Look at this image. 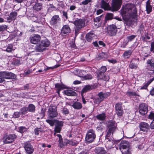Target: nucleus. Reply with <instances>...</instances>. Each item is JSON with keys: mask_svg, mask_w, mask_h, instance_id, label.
Listing matches in <instances>:
<instances>
[{"mask_svg": "<svg viewBox=\"0 0 154 154\" xmlns=\"http://www.w3.org/2000/svg\"><path fill=\"white\" fill-rule=\"evenodd\" d=\"M120 13L123 18L127 20L131 19H135L137 16V10L135 6L131 4H128L122 7Z\"/></svg>", "mask_w": 154, "mask_h": 154, "instance_id": "1", "label": "nucleus"}, {"mask_svg": "<svg viewBox=\"0 0 154 154\" xmlns=\"http://www.w3.org/2000/svg\"><path fill=\"white\" fill-rule=\"evenodd\" d=\"M107 126L108 130L105 139V141L106 142V146L108 149H110L113 147V145L115 142L112 139L109 138V137L112 134L113 132L116 130V125L114 121L111 120L108 122Z\"/></svg>", "mask_w": 154, "mask_h": 154, "instance_id": "2", "label": "nucleus"}, {"mask_svg": "<svg viewBox=\"0 0 154 154\" xmlns=\"http://www.w3.org/2000/svg\"><path fill=\"white\" fill-rule=\"evenodd\" d=\"M50 45V42L47 39L43 40L35 46V49L38 52H42Z\"/></svg>", "mask_w": 154, "mask_h": 154, "instance_id": "3", "label": "nucleus"}, {"mask_svg": "<svg viewBox=\"0 0 154 154\" xmlns=\"http://www.w3.org/2000/svg\"><path fill=\"white\" fill-rule=\"evenodd\" d=\"M129 142L126 141H122L120 146V149L122 154H131L129 148Z\"/></svg>", "mask_w": 154, "mask_h": 154, "instance_id": "4", "label": "nucleus"}, {"mask_svg": "<svg viewBox=\"0 0 154 154\" xmlns=\"http://www.w3.org/2000/svg\"><path fill=\"white\" fill-rule=\"evenodd\" d=\"M96 137L95 132L92 129H90L87 132L85 139V143H90L93 142Z\"/></svg>", "mask_w": 154, "mask_h": 154, "instance_id": "5", "label": "nucleus"}, {"mask_svg": "<svg viewBox=\"0 0 154 154\" xmlns=\"http://www.w3.org/2000/svg\"><path fill=\"white\" fill-rule=\"evenodd\" d=\"M57 107L55 106L50 105L48 109V116L49 118H52L56 117L58 115Z\"/></svg>", "mask_w": 154, "mask_h": 154, "instance_id": "6", "label": "nucleus"}, {"mask_svg": "<svg viewBox=\"0 0 154 154\" xmlns=\"http://www.w3.org/2000/svg\"><path fill=\"white\" fill-rule=\"evenodd\" d=\"M109 95L110 94L109 92L103 93L100 92L98 94V97L95 98L94 102L95 103L98 105L105 98L108 97Z\"/></svg>", "mask_w": 154, "mask_h": 154, "instance_id": "7", "label": "nucleus"}, {"mask_svg": "<svg viewBox=\"0 0 154 154\" xmlns=\"http://www.w3.org/2000/svg\"><path fill=\"white\" fill-rule=\"evenodd\" d=\"M17 136L14 134H11L4 136L3 139V142L5 143H10L13 142L16 138Z\"/></svg>", "mask_w": 154, "mask_h": 154, "instance_id": "8", "label": "nucleus"}, {"mask_svg": "<svg viewBox=\"0 0 154 154\" xmlns=\"http://www.w3.org/2000/svg\"><path fill=\"white\" fill-rule=\"evenodd\" d=\"M147 63L149 65L148 66L149 70L148 76L150 77V75H154V63L152 59H149L147 61Z\"/></svg>", "mask_w": 154, "mask_h": 154, "instance_id": "9", "label": "nucleus"}, {"mask_svg": "<svg viewBox=\"0 0 154 154\" xmlns=\"http://www.w3.org/2000/svg\"><path fill=\"white\" fill-rule=\"evenodd\" d=\"M0 77L3 79H13L16 77V75L11 72H0Z\"/></svg>", "mask_w": 154, "mask_h": 154, "instance_id": "10", "label": "nucleus"}, {"mask_svg": "<svg viewBox=\"0 0 154 154\" xmlns=\"http://www.w3.org/2000/svg\"><path fill=\"white\" fill-rule=\"evenodd\" d=\"M60 19L58 15H55L53 16L50 21L51 25L54 26H56L59 25L60 23Z\"/></svg>", "mask_w": 154, "mask_h": 154, "instance_id": "11", "label": "nucleus"}, {"mask_svg": "<svg viewBox=\"0 0 154 154\" xmlns=\"http://www.w3.org/2000/svg\"><path fill=\"white\" fill-rule=\"evenodd\" d=\"M122 0H112V7L114 11H117L120 8Z\"/></svg>", "mask_w": 154, "mask_h": 154, "instance_id": "12", "label": "nucleus"}, {"mask_svg": "<svg viewBox=\"0 0 154 154\" xmlns=\"http://www.w3.org/2000/svg\"><path fill=\"white\" fill-rule=\"evenodd\" d=\"M117 31V27L115 25L113 24L108 26V32L110 35H115Z\"/></svg>", "mask_w": 154, "mask_h": 154, "instance_id": "13", "label": "nucleus"}, {"mask_svg": "<svg viewBox=\"0 0 154 154\" xmlns=\"http://www.w3.org/2000/svg\"><path fill=\"white\" fill-rule=\"evenodd\" d=\"M73 23L75 26L76 28L81 29L85 26V21L83 20L77 19L74 21Z\"/></svg>", "mask_w": 154, "mask_h": 154, "instance_id": "14", "label": "nucleus"}, {"mask_svg": "<svg viewBox=\"0 0 154 154\" xmlns=\"http://www.w3.org/2000/svg\"><path fill=\"white\" fill-rule=\"evenodd\" d=\"M147 111V106L145 103H141L139 105V112L140 114L142 115L146 114Z\"/></svg>", "mask_w": 154, "mask_h": 154, "instance_id": "15", "label": "nucleus"}, {"mask_svg": "<svg viewBox=\"0 0 154 154\" xmlns=\"http://www.w3.org/2000/svg\"><path fill=\"white\" fill-rule=\"evenodd\" d=\"M24 147L26 152L27 154H31L33 153L34 149L30 143L26 142L25 143Z\"/></svg>", "mask_w": 154, "mask_h": 154, "instance_id": "16", "label": "nucleus"}, {"mask_svg": "<svg viewBox=\"0 0 154 154\" xmlns=\"http://www.w3.org/2000/svg\"><path fill=\"white\" fill-rule=\"evenodd\" d=\"M97 78L98 80H102L105 81H108L109 77L107 74H100V73H97Z\"/></svg>", "mask_w": 154, "mask_h": 154, "instance_id": "17", "label": "nucleus"}, {"mask_svg": "<svg viewBox=\"0 0 154 154\" xmlns=\"http://www.w3.org/2000/svg\"><path fill=\"white\" fill-rule=\"evenodd\" d=\"M140 128L141 131H147L149 128V125L146 123L141 122L140 124Z\"/></svg>", "mask_w": 154, "mask_h": 154, "instance_id": "18", "label": "nucleus"}, {"mask_svg": "<svg viewBox=\"0 0 154 154\" xmlns=\"http://www.w3.org/2000/svg\"><path fill=\"white\" fill-rule=\"evenodd\" d=\"M40 35H34L30 38V42L33 44H36L40 41Z\"/></svg>", "mask_w": 154, "mask_h": 154, "instance_id": "19", "label": "nucleus"}, {"mask_svg": "<svg viewBox=\"0 0 154 154\" xmlns=\"http://www.w3.org/2000/svg\"><path fill=\"white\" fill-rule=\"evenodd\" d=\"M70 32V29L68 25L63 26L62 28L61 33L63 34H67Z\"/></svg>", "mask_w": 154, "mask_h": 154, "instance_id": "20", "label": "nucleus"}, {"mask_svg": "<svg viewBox=\"0 0 154 154\" xmlns=\"http://www.w3.org/2000/svg\"><path fill=\"white\" fill-rule=\"evenodd\" d=\"M17 15V13L16 12L11 13L9 16L7 18V21L10 22L11 21L14 20L16 18Z\"/></svg>", "mask_w": 154, "mask_h": 154, "instance_id": "21", "label": "nucleus"}, {"mask_svg": "<svg viewBox=\"0 0 154 154\" xmlns=\"http://www.w3.org/2000/svg\"><path fill=\"white\" fill-rule=\"evenodd\" d=\"M57 136L58 137L59 139L58 140V142L59 143V146L61 148L63 147L64 146H66L67 145V141L66 142H63V139L61 135L59 134H57Z\"/></svg>", "mask_w": 154, "mask_h": 154, "instance_id": "22", "label": "nucleus"}, {"mask_svg": "<svg viewBox=\"0 0 154 154\" xmlns=\"http://www.w3.org/2000/svg\"><path fill=\"white\" fill-rule=\"evenodd\" d=\"M63 93L67 96H76L77 95L76 93L71 89H67L63 91Z\"/></svg>", "mask_w": 154, "mask_h": 154, "instance_id": "23", "label": "nucleus"}, {"mask_svg": "<svg viewBox=\"0 0 154 154\" xmlns=\"http://www.w3.org/2000/svg\"><path fill=\"white\" fill-rule=\"evenodd\" d=\"M94 151L96 154H105L106 151L103 147H97L94 149Z\"/></svg>", "mask_w": 154, "mask_h": 154, "instance_id": "24", "label": "nucleus"}, {"mask_svg": "<svg viewBox=\"0 0 154 154\" xmlns=\"http://www.w3.org/2000/svg\"><path fill=\"white\" fill-rule=\"evenodd\" d=\"M72 106L75 109H80L82 108V104L79 102L76 101L74 102Z\"/></svg>", "mask_w": 154, "mask_h": 154, "instance_id": "25", "label": "nucleus"}, {"mask_svg": "<svg viewBox=\"0 0 154 154\" xmlns=\"http://www.w3.org/2000/svg\"><path fill=\"white\" fill-rule=\"evenodd\" d=\"M150 77L152 78H151L143 86L140 88V89H146L148 86L154 80V75H150Z\"/></svg>", "mask_w": 154, "mask_h": 154, "instance_id": "26", "label": "nucleus"}, {"mask_svg": "<svg viewBox=\"0 0 154 154\" xmlns=\"http://www.w3.org/2000/svg\"><path fill=\"white\" fill-rule=\"evenodd\" d=\"M148 117L149 119L153 120L150 124V128L152 129H154V112H150Z\"/></svg>", "mask_w": 154, "mask_h": 154, "instance_id": "27", "label": "nucleus"}, {"mask_svg": "<svg viewBox=\"0 0 154 154\" xmlns=\"http://www.w3.org/2000/svg\"><path fill=\"white\" fill-rule=\"evenodd\" d=\"M101 8L104 9L105 10H108L109 9V4L103 0H102L101 1Z\"/></svg>", "mask_w": 154, "mask_h": 154, "instance_id": "28", "label": "nucleus"}, {"mask_svg": "<svg viewBox=\"0 0 154 154\" xmlns=\"http://www.w3.org/2000/svg\"><path fill=\"white\" fill-rule=\"evenodd\" d=\"M146 9L147 13H150L152 10V6L150 5L149 0H148L146 3Z\"/></svg>", "mask_w": 154, "mask_h": 154, "instance_id": "29", "label": "nucleus"}, {"mask_svg": "<svg viewBox=\"0 0 154 154\" xmlns=\"http://www.w3.org/2000/svg\"><path fill=\"white\" fill-rule=\"evenodd\" d=\"M55 87L57 89V92L58 94H59L60 91L63 89L66 88V87L65 85L62 84H60L59 83L56 84L55 85Z\"/></svg>", "mask_w": 154, "mask_h": 154, "instance_id": "30", "label": "nucleus"}, {"mask_svg": "<svg viewBox=\"0 0 154 154\" xmlns=\"http://www.w3.org/2000/svg\"><path fill=\"white\" fill-rule=\"evenodd\" d=\"M94 35L93 32H90L88 33L86 35V38L87 40L89 42H91L93 39Z\"/></svg>", "mask_w": 154, "mask_h": 154, "instance_id": "31", "label": "nucleus"}, {"mask_svg": "<svg viewBox=\"0 0 154 154\" xmlns=\"http://www.w3.org/2000/svg\"><path fill=\"white\" fill-rule=\"evenodd\" d=\"M42 8V4L40 3H37L33 6V9L37 11H39Z\"/></svg>", "mask_w": 154, "mask_h": 154, "instance_id": "32", "label": "nucleus"}, {"mask_svg": "<svg viewBox=\"0 0 154 154\" xmlns=\"http://www.w3.org/2000/svg\"><path fill=\"white\" fill-rule=\"evenodd\" d=\"M28 111L30 112H34L35 111V106L32 104L29 105L27 107Z\"/></svg>", "mask_w": 154, "mask_h": 154, "instance_id": "33", "label": "nucleus"}, {"mask_svg": "<svg viewBox=\"0 0 154 154\" xmlns=\"http://www.w3.org/2000/svg\"><path fill=\"white\" fill-rule=\"evenodd\" d=\"M15 49V47H14L12 44L9 45L7 47L6 49H4L5 51L8 52H11L13 50Z\"/></svg>", "mask_w": 154, "mask_h": 154, "instance_id": "34", "label": "nucleus"}, {"mask_svg": "<svg viewBox=\"0 0 154 154\" xmlns=\"http://www.w3.org/2000/svg\"><path fill=\"white\" fill-rule=\"evenodd\" d=\"M17 129L18 131L22 133L27 131V129L25 127L21 126L17 128Z\"/></svg>", "mask_w": 154, "mask_h": 154, "instance_id": "35", "label": "nucleus"}, {"mask_svg": "<svg viewBox=\"0 0 154 154\" xmlns=\"http://www.w3.org/2000/svg\"><path fill=\"white\" fill-rule=\"evenodd\" d=\"M28 110L27 109V107L24 106L21 108L20 109V112L21 114L22 115H25L28 112Z\"/></svg>", "mask_w": 154, "mask_h": 154, "instance_id": "36", "label": "nucleus"}, {"mask_svg": "<svg viewBox=\"0 0 154 154\" xmlns=\"http://www.w3.org/2000/svg\"><path fill=\"white\" fill-rule=\"evenodd\" d=\"M86 73L85 71L81 70H79L78 71V75L80 77L83 78Z\"/></svg>", "mask_w": 154, "mask_h": 154, "instance_id": "37", "label": "nucleus"}, {"mask_svg": "<svg viewBox=\"0 0 154 154\" xmlns=\"http://www.w3.org/2000/svg\"><path fill=\"white\" fill-rule=\"evenodd\" d=\"M96 117L97 119L100 120H103L105 119L106 116L104 113H102L97 115Z\"/></svg>", "mask_w": 154, "mask_h": 154, "instance_id": "38", "label": "nucleus"}, {"mask_svg": "<svg viewBox=\"0 0 154 154\" xmlns=\"http://www.w3.org/2000/svg\"><path fill=\"white\" fill-rule=\"evenodd\" d=\"M132 53V51L131 50H128L125 51L123 55L125 57L129 58Z\"/></svg>", "mask_w": 154, "mask_h": 154, "instance_id": "39", "label": "nucleus"}, {"mask_svg": "<svg viewBox=\"0 0 154 154\" xmlns=\"http://www.w3.org/2000/svg\"><path fill=\"white\" fill-rule=\"evenodd\" d=\"M106 66H102L100 68L98 71L97 73H100V74H103L106 71Z\"/></svg>", "mask_w": 154, "mask_h": 154, "instance_id": "40", "label": "nucleus"}, {"mask_svg": "<svg viewBox=\"0 0 154 154\" xmlns=\"http://www.w3.org/2000/svg\"><path fill=\"white\" fill-rule=\"evenodd\" d=\"M113 15L111 13H108L106 14L105 19L106 20H110L112 19Z\"/></svg>", "mask_w": 154, "mask_h": 154, "instance_id": "41", "label": "nucleus"}, {"mask_svg": "<svg viewBox=\"0 0 154 154\" xmlns=\"http://www.w3.org/2000/svg\"><path fill=\"white\" fill-rule=\"evenodd\" d=\"M127 94L131 97L134 96H139L135 92L132 91H128L127 92Z\"/></svg>", "mask_w": 154, "mask_h": 154, "instance_id": "42", "label": "nucleus"}, {"mask_svg": "<svg viewBox=\"0 0 154 154\" xmlns=\"http://www.w3.org/2000/svg\"><path fill=\"white\" fill-rule=\"evenodd\" d=\"M32 19L34 22H37L38 23H41L42 22L40 19L35 16L32 17Z\"/></svg>", "mask_w": 154, "mask_h": 154, "instance_id": "43", "label": "nucleus"}, {"mask_svg": "<svg viewBox=\"0 0 154 154\" xmlns=\"http://www.w3.org/2000/svg\"><path fill=\"white\" fill-rule=\"evenodd\" d=\"M99 57L102 59H105L107 58L108 55L106 53L102 52L100 54Z\"/></svg>", "mask_w": 154, "mask_h": 154, "instance_id": "44", "label": "nucleus"}, {"mask_svg": "<svg viewBox=\"0 0 154 154\" xmlns=\"http://www.w3.org/2000/svg\"><path fill=\"white\" fill-rule=\"evenodd\" d=\"M67 143L72 146H75L77 144L76 141L71 140H69L67 141Z\"/></svg>", "mask_w": 154, "mask_h": 154, "instance_id": "45", "label": "nucleus"}, {"mask_svg": "<svg viewBox=\"0 0 154 154\" xmlns=\"http://www.w3.org/2000/svg\"><path fill=\"white\" fill-rule=\"evenodd\" d=\"M63 122L62 121H56V122L55 126L61 128L63 126Z\"/></svg>", "mask_w": 154, "mask_h": 154, "instance_id": "46", "label": "nucleus"}, {"mask_svg": "<svg viewBox=\"0 0 154 154\" xmlns=\"http://www.w3.org/2000/svg\"><path fill=\"white\" fill-rule=\"evenodd\" d=\"M91 87L89 85L85 86L83 89L82 91L83 92H86L90 90L91 89Z\"/></svg>", "mask_w": 154, "mask_h": 154, "instance_id": "47", "label": "nucleus"}, {"mask_svg": "<svg viewBox=\"0 0 154 154\" xmlns=\"http://www.w3.org/2000/svg\"><path fill=\"white\" fill-rule=\"evenodd\" d=\"M129 66L131 68L134 69H136L137 67V65L133 63H131Z\"/></svg>", "mask_w": 154, "mask_h": 154, "instance_id": "48", "label": "nucleus"}, {"mask_svg": "<svg viewBox=\"0 0 154 154\" xmlns=\"http://www.w3.org/2000/svg\"><path fill=\"white\" fill-rule=\"evenodd\" d=\"M116 110L122 109V104L120 103L116 104L115 105Z\"/></svg>", "mask_w": 154, "mask_h": 154, "instance_id": "49", "label": "nucleus"}, {"mask_svg": "<svg viewBox=\"0 0 154 154\" xmlns=\"http://www.w3.org/2000/svg\"><path fill=\"white\" fill-rule=\"evenodd\" d=\"M105 128V127L102 125H99L97 127V129L98 131H103Z\"/></svg>", "mask_w": 154, "mask_h": 154, "instance_id": "50", "label": "nucleus"}, {"mask_svg": "<svg viewBox=\"0 0 154 154\" xmlns=\"http://www.w3.org/2000/svg\"><path fill=\"white\" fill-rule=\"evenodd\" d=\"M7 28V26L5 25H2L0 26V32L4 31Z\"/></svg>", "mask_w": 154, "mask_h": 154, "instance_id": "51", "label": "nucleus"}, {"mask_svg": "<svg viewBox=\"0 0 154 154\" xmlns=\"http://www.w3.org/2000/svg\"><path fill=\"white\" fill-rule=\"evenodd\" d=\"M21 113L20 112H17L14 113L13 116L15 118H17L20 116Z\"/></svg>", "mask_w": 154, "mask_h": 154, "instance_id": "52", "label": "nucleus"}, {"mask_svg": "<svg viewBox=\"0 0 154 154\" xmlns=\"http://www.w3.org/2000/svg\"><path fill=\"white\" fill-rule=\"evenodd\" d=\"M62 113L65 115H66L69 113V111L66 108H63V109L62 110Z\"/></svg>", "mask_w": 154, "mask_h": 154, "instance_id": "53", "label": "nucleus"}, {"mask_svg": "<svg viewBox=\"0 0 154 154\" xmlns=\"http://www.w3.org/2000/svg\"><path fill=\"white\" fill-rule=\"evenodd\" d=\"M83 78L86 80L90 79H92V76L91 75L87 74L86 75H85Z\"/></svg>", "mask_w": 154, "mask_h": 154, "instance_id": "54", "label": "nucleus"}, {"mask_svg": "<svg viewBox=\"0 0 154 154\" xmlns=\"http://www.w3.org/2000/svg\"><path fill=\"white\" fill-rule=\"evenodd\" d=\"M40 128H37L35 129V133L36 135H38L39 133L41 132Z\"/></svg>", "mask_w": 154, "mask_h": 154, "instance_id": "55", "label": "nucleus"}, {"mask_svg": "<svg viewBox=\"0 0 154 154\" xmlns=\"http://www.w3.org/2000/svg\"><path fill=\"white\" fill-rule=\"evenodd\" d=\"M116 112L118 116H121L123 113L122 109L116 110Z\"/></svg>", "mask_w": 154, "mask_h": 154, "instance_id": "56", "label": "nucleus"}, {"mask_svg": "<svg viewBox=\"0 0 154 154\" xmlns=\"http://www.w3.org/2000/svg\"><path fill=\"white\" fill-rule=\"evenodd\" d=\"M91 0H85L81 2V4L86 5H87L88 3L91 2Z\"/></svg>", "mask_w": 154, "mask_h": 154, "instance_id": "57", "label": "nucleus"}, {"mask_svg": "<svg viewBox=\"0 0 154 154\" xmlns=\"http://www.w3.org/2000/svg\"><path fill=\"white\" fill-rule=\"evenodd\" d=\"M46 122L49 123L51 126H53L54 125V123L53 121L50 119H48L46 120Z\"/></svg>", "mask_w": 154, "mask_h": 154, "instance_id": "58", "label": "nucleus"}, {"mask_svg": "<svg viewBox=\"0 0 154 154\" xmlns=\"http://www.w3.org/2000/svg\"><path fill=\"white\" fill-rule=\"evenodd\" d=\"M135 37V35H133L128 36L127 38L129 41H131L134 39Z\"/></svg>", "mask_w": 154, "mask_h": 154, "instance_id": "59", "label": "nucleus"}, {"mask_svg": "<svg viewBox=\"0 0 154 154\" xmlns=\"http://www.w3.org/2000/svg\"><path fill=\"white\" fill-rule=\"evenodd\" d=\"M61 128L55 126L54 131L56 132L60 133L61 131Z\"/></svg>", "mask_w": 154, "mask_h": 154, "instance_id": "60", "label": "nucleus"}, {"mask_svg": "<svg viewBox=\"0 0 154 154\" xmlns=\"http://www.w3.org/2000/svg\"><path fill=\"white\" fill-rule=\"evenodd\" d=\"M101 16L98 17L94 18V23H97V22H100V17Z\"/></svg>", "mask_w": 154, "mask_h": 154, "instance_id": "61", "label": "nucleus"}, {"mask_svg": "<svg viewBox=\"0 0 154 154\" xmlns=\"http://www.w3.org/2000/svg\"><path fill=\"white\" fill-rule=\"evenodd\" d=\"M154 49V42H152L151 44L150 51H153Z\"/></svg>", "mask_w": 154, "mask_h": 154, "instance_id": "62", "label": "nucleus"}, {"mask_svg": "<svg viewBox=\"0 0 154 154\" xmlns=\"http://www.w3.org/2000/svg\"><path fill=\"white\" fill-rule=\"evenodd\" d=\"M80 29L76 27L75 29V37H76L77 36L78 33V32Z\"/></svg>", "mask_w": 154, "mask_h": 154, "instance_id": "63", "label": "nucleus"}, {"mask_svg": "<svg viewBox=\"0 0 154 154\" xmlns=\"http://www.w3.org/2000/svg\"><path fill=\"white\" fill-rule=\"evenodd\" d=\"M150 94L152 96H154V88L150 91Z\"/></svg>", "mask_w": 154, "mask_h": 154, "instance_id": "64", "label": "nucleus"}]
</instances>
